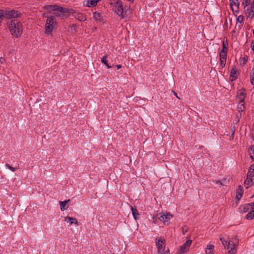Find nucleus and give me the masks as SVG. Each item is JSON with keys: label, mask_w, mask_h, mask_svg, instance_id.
Returning a JSON list of instances; mask_svg holds the SVG:
<instances>
[{"label": "nucleus", "mask_w": 254, "mask_h": 254, "mask_svg": "<svg viewBox=\"0 0 254 254\" xmlns=\"http://www.w3.org/2000/svg\"><path fill=\"white\" fill-rule=\"evenodd\" d=\"M107 58V56L106 55L105 56H104L102 58V60H101V62L102 63L104 64H105V65L108 68H111V66L109 65L108 64V61H107L106 59Z\"/></svg>", "instance_id": "obj_24"}, {"label": "nucleus", "mask_w": 254, "mask_h": 254, "mask_svg": "<svg viewBox=\"0 0 254 254\" xmlns=\"http://www.w3.org/2000/svg\"><path fill=\"white\" fill-rule=\"evenodd\" d=\"M246 218L248 220H252L254 218V210L253 209L251 211L249 212L246 216Z\"/></svg>", "instance_id": "obj_23"}, {"label": "nucleus", "mask_w": 254, "mask_h": 254, "mask_svg": "<svg viewBox=\"0 0 254 254\" xmlns=\"http://www.w3.org/2000/svg\"><path fill=\"white\" fill-rule=\"evenodd\" d=\"M253 16H254V11H252Z\"/></svg>", "instance_id": "obj_45"}, {"label": "nucleus", "mask_w": 254, "mask_h": 254, "mask_svg": "<svg viewBox=\"0 0 254 254\" xmlns=\"http://www.w3.org/2000/svg\"><path fill=\"white\" fill-rule=\"evenodd\" d=\"M4 19H10L20 16L21 13L15 10H0Z\"/></svg>", "instance_id": "obj_4"}, {"label": "nucleus", "mask_w": 254, "mask_h": 254, "mask_svg": "<svg viewBox=\"0 0 254 254\" xmlns=\"http://www.w3.org/2000/svg\"><path fill=\"white\" fill-rule=\"evenodd\" d=\"M156 246L158 249V252L159 253H163L165 250V240L162 239H156Z\"/></svg>", "instance_id": "obj_8"}, {"label": "nucleus", "mask_w": 254, "mask_h": 254, "mask_svg": "<svg viewBox=\"0 0 254 254\" xmlns=\"http://www.w3.org/2000/svg\"><path fill=\"white\" fill-rule=\"evenodd\" d=\"M7 24L12 36L16 38L21 36L22 33L21 23L13 20L7 22Z\"/></svg>", "instance_id": "obj_1"}, {"label": "nucleus", "mask_w": 254, "mask_h": 254, "mask_svg": "<svg viewBox=\"0 0 254 254\" xmlns=\"http://www.w3.org/2000/svg\"><path fill=\"white\" fill-rule=\"evenodd\" d=\"M249 154L250 155V157L252 159H254V146H252L250 150H249Z\"/></svg>", "instance_id": "obj_26"}, {"label": "nucleus", "mask_w": 254, "mask_h": 254, "mask_svg": "<svg viewBox=\"0 0 254 254\" xmlns=\"http://www.w3.org/2000/svg\"><path fill=\"white\" fill-rule=\"evenodd\" d=\"M243 194V189L241 186H239L237 190L236 191V198L238 199H240Z\"/></svg>", "instance_id": "obj_14"}, {"label": "nucleus", "mask_w": 254, "mask_h": 254, "mask_svg": "<svg viewBox=\"0 0 254 254\" xmlns=\"http://www.w3.org/2000/svg\"><path fill=\"white\" fill-rule=\"evenodd\" d=\"M230 5L232 7L235 6L237 9L239 8V3H238V0H230ZM233 8V7H232Z\"/></svg>", "instance_id": "obj_22"}, {"label": "nucleus", "mask_w": 254, "mask_h": 254, "mask_svg": "<svg viewBox=\"0 0 254 254\" xmlns=\"http://www.w3.org/2000/svg\"><path fill=\"white\" fill-rule=\"evenodd\" d=\"M254 184V164L251 165L247 174V179L244 182L245 187L248 189Z\"/></svg>", "instance_id": "obj_3"}, {"label": "nucleus", "mask_w": 254, "mask_h": 254, "mask_svg": "<svg viewBox=\"0 0 254 254\" xmlns=\"http://www.w3.org/2000/svg\"><path fill=\"white\" fill-rule=\"evenodd\" d=\"M253 34L254 35V31H253Z\"/></svg>", "instance_id": "obj_49"}, {"label": "nucleus", "mask_w": 254, "mask_h": 254, "mask_svg": "<svg viewBox=\"0 0 254 254\" xmlns=\"http://www.w3.org/2000/svg\"><path fill=\"white\" fill-rule=\"evenodd\" d=\"M188 231V229L186 227H184L182 228V233L184 235Z\"/></svg>", "instance_id": "obj_36"}, {"label": "nucleus", "mask_w": 254, "mask_h": 254, "mask_svg": "<svg viewBox=\"0 0 254 254\" xmlns=\"http://www.w3.org/2000/svg\"><path fill=\"white\" fill-rule=\"evenodd\" d=\"M220 240L222 242V244L223 246H225L227 245V241L224 240L223 238H220Z\"/></svg>", "instance_id": "obj_34"}, {"label": "nucleus", "mask_w": 254, "mask_h": 254, "mask_svg": "<svg viewBox=\"0 0 254 254\" xmlns=\"http://www.w3.org/2000/svg\"><path fill=\"white\" fill-rule=\"evenodd\" d=\"M216 183L217 184H219L221 186L224 185L223 182L221 181H217Z\"/></svg>", "instance_id": "obj_38"}, {"label": "nucleus", "mask_w": 254, "mask_h": 254, "mask_svg": "<svg viewBox=\"0 0 254 254\" xmlns=\"http://www.w3.org/2000/svg\"><path fill=\"white\" fill-rule=\"evenodd\" d=\"M74 17L80 21H85L86 20L85 15L79 12L75 13Z\"/></svg>", "instance_id": "obj_13"}, {"label": "nucleus", "mask_w": 254, "mask_h": 254, "mask_svg": "<svg viewBox=\"0 0 254 254\" xmlns=\"http://www.w3.org/2000/svg\"><path fill=\"white\" fill-rule=\"evenodd\" d=\"M70 201V199L66 200L64 201H60L61 210L64 211L68 208L66 204Z\"/></svg>", "instance_id": "obj_15"}, {"label": "nucleus", "mask_w": 254, "mask_h": 254, "mask_svg": "<svg viewBox=\"0 0 254 254\" xmlns=\"http://www.w3.org/2000/svg\"><path fill=\"white\" fill-rule=\"evenodd\" d=\"M234 131H233L232 134H234Z\"/></svg>", "instance_id": "obj_47"}, {"label": "nucleus", "mask_w": 254, "mask_h": 254, "mask_svg": "<svg viewBox=\"0 0 254 254\" xmlns=\"http://www.w3.org/2000/svg\"><path fill=\"white\" fill-rule=\"evenodd\" d=\"M246 96L247 94L246 93V90L245 89L242 88L238 91L237 97L239 99V101H244Z\"/></svg>", "instance_id": "obj_10"}, {"label": "nucleus", "mask_w": 254, "mask_h": 254, "mask_svg": "<svg viewBox=\"0 0 254 254\" xmlns=\"http://www.w3.org/2000/svg\"><path fill=\"white\" fill-rule=\"evenodd\" d=\"M160 215L159 220L162 221L165 225L168 224V221L173 217V216L170 213H167L166 214L160 213Z\"/></svg>", "instance_id": "obj_9"}, {"label": "nucleus", "mask_w": 254, "mask_h": 254, "mask_svg": "<svg viewBox=\"0 0 254 254\" xmlns=\"http://www.w3.org/2000/svg\"><path fill=\"white\" fill-rule=\"evenodd\" d=\"M214 247L212 245H207V248L206 249V253L207 254H214L213 251L214 250Z\"/></svg>", "instance_id": "obj_17"}, {"label": "nucleus", "mask_w": 254, "mask_h": 254, "mask_svg": "<svg viewBox=\"0 0 254 254\" xmlns=\"http://www.w3.org/2000/svg\"><path fill=\"white\" fill-rule=\"evenodd\" d=\"M220 65L222 66V67H223L225 65L226 62V59L223 60V59H220Z\"/></svg>", "instance_id": "obj_29"}, {"label": "nucleus", "mask_w": 254, "mask_h": 254, "mask_svg": "<svg viewBox=\"0 0 254 254\" xmlns=\"http://www.w3.org/2000/svg\"><path fill=\"white\" fill-rule=\"evenodd\" d=\"M117 68L119 69L122 67V65L118 64L116 65Z\"/></svg>", "instance_id": "obj_40"}, {"label": "nucleus", "mask_w": 254, "mask_h": 254, "mask_svg": "<svg viewBox=\"0 0 254 254\" xmlns=\"http://www.w3.org/2000/svg\"><path fill=\"white\" fill-rule=\"evenodd\" d=\"M5 166L7 168L10 169L12 172H14L17 169V167H13L11 166L10 165H9L8 164H6L5 165Z\"/></svg>", "instance_id": "obj_27"}, {"label": "nucleus", "mask_w": 254, "mask_h": 254, "mask_svg": "<svg viewBox=\"0 0 254 254\" xmlns=\"http://www.w3.org/2000/svg\"><path fill=\"white\" fill-rule=\"evenodd\" d=\"M43 16L44 17H47H47H48V16H47V14H46V13H44L43 14Z\"/></svg>", "instance_id": "obj_42"}, {"label": "nucleus", "mask_w": 254, "mask_h": 254, "mask_svg": "<svg viewBox=\"0 0 254 254\" xmlns=\"http://www.w3.org/2000/svg\"><path fill=\"white\" fill-rule=\"evenodd\" d=\"M253 72L254 71V67L252 69Z\"/></svg>", "instance_id": "obj_46"}, {"label": "nucleus", "mask_w": 254, "mask_h": 254, "mask_svg": "<svg viewBox=\"0 0 254 254\" xmlns=\"http://www.w3.org/2000/svg\"><path fill=\"white\" fill-rule=\"evenodd\" d=\"M238 73H239L238 71L236 69V68L233 67L231 69L230 72V80L232 81L235 80L238 78Z\"/></svg>", "instance_id": "obj_12"}, {"label": "nucleus", "mask_w": 254, "mask_h": 254, "mask_svg": "<svg viewBox=\"0 0 254 254\" xmlns=\"http://www.w3.org/2000/svg\"><path fill=\"white\" fill-rule=\"evenodd\" d=\"M241 60H242V62H243V64H245L248 61V57H243V58H242Z\"/></svg>", "instance_id": "obj_35"}, {"label": "nucleus", "mask_w": 254, "mask_h": 254, "mask_svg": "<svg viewBox=\"0 0 254 254\" xmlns=\"http://www.w3.org/2000/svg\"><path fill=\"white\" fill-rule=\"evenodd\" d=\"M251 83L252 85H254V71L250 75Z\"/></svg>", "instance_id": "obj_30"}, {"label": "nucleus", "mask_w": 254, "mask_h": 254, "mask_svg": "<svg viewBox=\"0 0 254 254\" xmlns=\"http://www.w3.org/2000/svg\"><path fill=\"white\" fill-rule=\"evenodd\" d=\"M100 0H91L88 1L87 5L88 7H94L97 5V3Z\"/></svg>", "instance_id": "obj_19"}, {"label": "nucleus", "mask_w": 254, "mask_h": 254, "mask_svg": "<svg viewBox=\"0 0 254 254\" xmlns=\"http://www.w3.org/2000/svg\"><path fill=\"white\" fill-rule=\"evenodd\" d=\"M245 101L242 102L240 101L238 106V109L239 112H242L244 111L245 109Z\"/></svg>", "instance_id": "obj_20"}, {"label": "nucleus", "mask_w": 254, "mask_h": 254, "mask_svg": "<svg viewBox=\"0 0 254 254\" xmlns=\"http://www.w3.org/2000/svg\"><path fill=\"white\" fill-rule=\"evenodd\" d=\"M44 8L47 10L58 11L62 13H69L73 11V9L68 10L56 4L46 5Z\"/></svg>", "instance_id": "obj_5"}, {"label": "nucleus", "mask_w": 254, "mask_h": 254, "mask_svg": "<svg viewBox=\"0 0 254 254\" xmlns=\"http://www.w3.org/2000/svg\"><path fill=\"white\" fill-rule=\"evenodd\" d=\"M169 250H168L167 251H166V252H165V253L164 254H169Z\"/></svg>", "instance_id": "obj_43"}, {"label": "nucleus", "mask_w": 254, "mask_h": 254, "mask_svg": "<svg viewBox=\"0 0 254 254\" xmlns=\"http://www.w3.org/2000/svg\"><path fill=\"white\" fill-rule=\"evenodd\" d=\"M253 6L254 7V2H253Z\"/></svg>", "instance_id": "obj_48"}, {"label": "nucleus", "mask_w": 254, "mask_h": 254, "mask_svg": "<svg viewBox=\"0 0 254 254\" xmlns=\"http://www.w3.org/2000/svg\"><path fill=\"white\" fill-rule=\"evenodd\" d=\"M222 46H223V48L221 50H223L224 51H227L228 50V48H227V45H226L224 42H223V44H222Z\"/></svg>", "instance_id": "obj_33"}, {"label": "nucleus", "mask_w": 254, "mask_h": 254, "mask_svg": "<svg viewBox=\"0 0 254 254\" xmlns=\"http://www.w3.org/2000/svg\"><path fill=\"white\" fill-rule=\"evenodd\" d=\"M236 242H233L232 241H229L227 245V250H228V254H235L237 250L236 247L238 242L237 241L236 238H235Z\"/></svg>", "instance_id": "obj_6"}, {"label": "nucleus", "mask_w": 254, "mask_h": 254, "mask_svg": "<svg viewBox=\"0 0 254 254\" xmlns=\"http://www.w3.org/2000/svg\"><path fill=\"white\" fill-rule=\"evenodd\" d=\"M174 94L178 98L180 99L179 97L178 96L177 94L175 91H173Z\"/></svg>", "instance_id": "obj_41"}, {"label": "nucleus", "mask_w": 254, "mask_h": 254, "mask_svg": "<svg viewBox=\"0 0 254 254\" xmlns=\"http://www.w3.org/2000/svg\"><path fill=\"white\" fill-rule=\"evenodd\" d=\"M249 205L251 207L252 209H254V202L249 203Z\"/></svg>", "instance_id": "obj_37"}, {"label": "nucleus", "mask_w": 254, "mask_h": 254, "mask_svg": "<svg viewBox=\"0 0 254 254\" xmlns=\"http://www.w3.org/2000/svg\"><path fill=\"white\" fill-rule=\"evenodd\" d=\"M251 0H244L242 4L244 5V8L247 5H248L250 3Z\"/></svg>", "instance_id": "obj_31"}, {"label": "nucleus", "mask_w": 254, "mask_h": 254, "mask_svg": "<svg viewBox=\"0 0 254 254\" xmlns=\"http://www.w3.org/2000/svg\"><path fill=\"white\" fill-rule=\"evenodd\" d=\"M64 221L67 223H69L70 224H72L74 223L75 224H78V222L75 218H73L69 216H66L65 217Z\"/></svg>", "instance_id": "obj_16"}, {"label": "nucleus", "mask_w": 254, "mask_h": 254, "mask_svg": "<svg viewBox=\"0 0 254 254\" xmlns=\"http://www.w3.org/2000/svg\"><path fill=\"white\" fill-rule=\"evenodd\" d=\"M131 209L132 214L135 220L138 219V216L139 215V213H138V211L137 210V209L135 207H131Z\"/></svg>", "instance_id": "obj_18"}, {"label": "nucleus", "mask_w": 254, "mask_h": 254, "mask_svg": "<svg viewBox=\"0 0 254 254\" xmlns=\"http://www.w3.org/2000/svg\"><path fill=\"white\" fill-rule=\"evenodd\" d=\"M115 12L119 16H121L122 18L124 17L123 7L122 2L120 0H118L115 4Z\"/></svg>", "instance_id": "obj_7"}, {"label": "nucleus", "mask_w": 254, "mask_h": 254, "mask_svg": "<svg viewBox=\"0 0 254 254\" xmlns=\"http://www.w3.org/2000/svg\"><path fill=\"white\" fill-rule=\"evenodd\" d=\"M56 26V20L54 16H49L47 17L45 24V33L47 34H51L53 29Z\"/></svg>", "instance_id": "obj_2"}, {"label": "nucleus", "mask_w": 254, "mask_h": 254, "mask_svg": "<svg viewBox=\"0 0 254 254\" xmlns=\"http://www.w3.org/2000/svg\"><path fill=\"white\" fill-rule=\"evenodd\" d=\"M93 18L98 21H101L102 20V17L100 14L97 12L93 13Z\"/></svg>", "instance_id": "obj_21"}, {"label": "nucleus", "mask_w": 254, "mask_h": 254, "mask_svg": "<svg viewBox=\"0 0 254 254\" xmlns=\"http://www.w3.org/2000/svg\"><path fill=\"white\" fill-rule=\"evenodd\" d=\"M244 17L242 15H240L237 18V21L240 23H242L243 21Z\"/></svg>", "instance_id": "obj_32"}, {"label": "nucleus", "mask_w": 254, "mask_h": 254, "mask_svg": "<svg viewBox=\"0 0 254 254\" xmlns=\"http://www.w3.org/2000/svg\"><path fill=\"white\" fill-rule=\"evenodd\" d=\"M250 206L249 205V204L245 205V206H244L243 207V210H241L240 211L243 212H247L248 210V209H249Z\"/></svg>", "instance_id": "obj_28"}, {"label": "nucleus", "mask_w": 254, "mask_h": 254, "mask_svg": "<svg viewBox=\"0 0 254 254\" xmlns=\"http://www.w3.org/2000/svg\"><path fill=\"white\" fill-rule=\"evenodd\" d=\"M4 62H5V59H4V58H0V62L1 63H4Z\"/></svg>", "instance_id": "obj_39"}, {"label": "nucleus", "mask_w": 254, "mask_h": 254, "mask_svg": "<svg viewBox=\"0 0 254 254\" xmlns=\"http://www.w3.org/2000/svg\"><path fill=\"white\" fill-rule=\"evenodd\" d=\"M227 52L223 50H221L220 52V59L225 60L226 59L227 57Z\"/></svg>", "instance_id": "obj_25"}, {"label": "nucleus", "mask_w": 254, "mask_h": 254, "mask_svg": "<svg viewBox=\"0 0 254 254\" xmlns=\"http://www.w3.org/2000/svg\"><path fill=\"white\" fill-rule=\"evenodd\" d=\"M192 241L190 240H187L182 246H181L180 251V253L184 254L187 251L188 248L190 247Z\"/></svg>", "instance_id": "obj_11"}, {"label": "nucleus", "mask_w": 254, "mask_h": 254, "mask_svg": "<svg viewBox=\"0 0 254 254\" xmlns=\"http://www.w3.org/2000/svg\"><path fill=\"white\" fill-rule=\"evenodd\" d=\"M252 49L254 52V44L252 45Z\"/></svg>", "instance_id": "obj_44"}]
</instances>
